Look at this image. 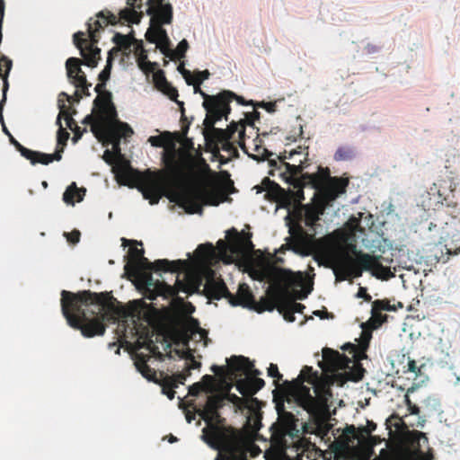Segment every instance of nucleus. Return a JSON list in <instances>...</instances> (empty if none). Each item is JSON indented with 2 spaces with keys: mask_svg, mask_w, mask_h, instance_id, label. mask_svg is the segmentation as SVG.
<instances>
[{
  "mask_svg": "<svg viewBox=\"0 0 460 460\" xmlns=\"http://www.w3.org/2000/svg\"><path fill=\"white\" fill-rule=\"evenodd\" d=\"M204 98L203 107L207 111L208 121L210 126L216 124L223 118L227 120V115L231 111L230 102L236 100L239 104L251 105L250 102H245L243 97L236 95L231 91L225 90L217 95H208L206 93H201Z\"/></svg>",
  "mask_w": 460,
  "mask_h": 460,
  "instance_id": "obj_11",
  "label": "nucleus"
},
{
  "mask_svg": "<svg viewBox=\"0 0 460 460\" xmlns=\"http://www.w3.org/2000/svg\"><path fill=\"white\" fill-rule=\"evenodd\" d=\"M82 58H84V61L78 58H69L66 62L67 77L76 88H79L82 84H85L86 75L82 70L81 65L86 64L84 58L83 56Z\"/></svg>",
  "mask_w": 460,
  "mask_h": 460,
  "instance_id": "obj_21",
  "label": "nucleus"
},
{
  "mask_svg": "<svg viewBox=\"0 0 460 460\" xmlns=\"http://www.w3.org/2000/svg\"><path fill=\"white\" fill-rule=\"evenodd\" d=\"M223 132L226 133V137L234 138V134L238 131V146L243 149L244 153H247L245 146V124L241 120L240 122L232 121L226 129H222Z\"/></svg>",
  "mask_w": 460,
  "mask_h": 460,
  "instance_id": "obj_31",
  "label": "nucleus"
},
{
  "mask_svg": "<svg viewBox=\"0 0 460 460\" xmlns=\"http://www.w3.org/2000/svg\"><path fill=\"white\" fill-rule=\"evenodd\" d=\"M150 358L151 357L149 355L137 353L135 356L134 364L137 371H139L145 378H146L148 381H152L157 384L160 379L157 378L156 371L151 368L147 364Z\"/></svg>",
  "mask_w": 460,
  "mask_h": 460,
  "instance_id": "obj_27",
  "label": "nucleus"
},
{
  "mask_svg": "<svg viewBox=\"0 0 460 460\" xmlns=\"http://www.w3.org/2000/svg\"><path fill=\"white\" fill-rule=\"evenodd\" d=\"M97 19L87 22V31L89 40L84 38V32L77 31L73 36V42L80 50L81 56L84 58L85 64L89 67H95L101 58V49L97 47L100 40L99 32L107 25H117L118 23H139L142 18V13H138L132 8H124L115 15L109 10H103L97 13Z\"/></svg>",
  "mask_w": 460,
  "mask_h": 460,
  "instance_id": "obj_3",
  "label": "nucleus"
},
{
  "mask_svg": "<svg viewBox=\"0 0 460 460\" xmlns=\"http://www.w3.org/2000/svg\"><path fill=\"white\" fill-rule=\"evenodd\" d=\"M299 384L295 385L292 382L285 381L287 392L294 398L296 402L305 410L308 413L315 415L322 409L323 402L310 394V388L304 385V382H307L314 385V392L319 394L320 387L319 375L317 371H314L312 367L305 366L299 375Z\"/></svg>",
  "mask_w": 460,
  "mask_h": 460,
  "instance_id": "obj_8",
  "label": "nucleus"
},
{
  "mask_svg": "<svg viewBox=\"0 0 460 460\" xmlns=\"http://www.w3.org/2000/svg\"><path fill=\"white\" fill-rule=\"evenodd\" d=\"M134 41H136V39L134 37L133 30H131V31L127 35L116 32L112 37V42L115 43L116 47L110 51H111L112 54L113 52H118L119 50H128Z\"/></svg>",
  "mask_w": 460,
  "mask_h": 460,
  "instance_id": "obj_33",
  "label": "nucleus"
},
{
  "mask_svg": "<svg viewBox=\"0 0 460 460\" xmlns=\"http://www.w3.org/2000/svg\"><path fill=\"white\" fill-rule=\"evenodd\" d=\"M189 49V43L186 40H182L179 42L175 50L171 53V59H181L185 57V53Z\"/></svg>",
  "mask_w": 460,
  "mask_h": 460,
  "instance_id": "obj_47",
  "label": "nucleus"
},
{
  "mask_svg": "<svg viewBox=\"0 0 460 460\" xmlns=\"http://www.w3.org/2000/svg\"><path fill=\"white\" fill-rule=\"evenodd\" d=\"M264 385V380L260 377L241 378L235 384L238 392L243 396H250V402L255 404L259 402V400L253 397V395L262 389Z\"/></svg>",
  "mask_w": 460,
  "mask_h": 460,
  "instance_id": "obj_18",
  "label": "nucleus"
},
{
  "mask_svg": "<svg viewBox=\"0 0 460 460\" xmlns=\"http://www.w3.org/2000/svg\"><path fill=\"white\" fill-rule=\"evenodd\" d=\"M252 234L243 235L235 228L227 232L228 243L223 240L217 242V248L221 255L226 256L228 252L231 253H241L243 251H252L254 248L251 241Z\"/></svg>",
  "mask_w": 460,
  "mask_h": 460,
  "instance_id": "obj_13",
  "label": "nucleus"
},
{
  "mask_svg": "<svg viewBox=\"0 0 460 460\" xmlns=\"http://www.w3.org/2000/svg\"><path fill=\"white\" fill-rule=\"evenodd\" d=\"M69 136V133L62 127V125H60L57 135V148H64V146L66 145Z\"/></svg>",
  "mask_w": 460,
  "mask_h": 460,
  "instance_id": "obj_54",
  "label": "nucleus"
},
{
  "mask_svg": "<svg viewBox=\"0 0 460 460\" xmlns=\"http://www.w3.org/2000/svg\"><path fill=\"white\" fill-rule=\"evenodd\" d=\"M278 420L282 432L286 433L296 428L297 420L293 413L287 411L280 413Z\"/></svg>",
  "mask_w": 460,
  "mask_h": 460,
  "instance_id": "obj_38",
  "label": "nucleus"
},
{
  "mask_svg": "<svg viewBox=\"0 0 460 460\" xmlns=\"http://www.w3.org/2000/svg\"><path fill=\"white\" fill-rule=\"evenodd\" d=\"M209 75H210V73L207 69L203 70V71L195 72L194 78H192V84L194 85L195 93H199L200 94H201V93H204L200 89V84H202V82L204 80L208 79Z\"/></svg>",
  "mask_w": 460,
  "mask_h": 460,
  "instance_id": "obj_45",
  "label": "nucleus"
},
{
  "mask_svg": "<svg viewBox=\"0 0 460 460\" xmlns=\"http://www.w3.org/2000/svg\"><path fill=\"white\" fill-rule=\"evenodd\" d=\"M154 83L158 90L162 89L164 85L167 84L168 81L163 70H157L154 73Z\"/></svg>",
  "mask_w": 460,
  "mask_h": 460,
  "instance_id": "obj_56",
  "label": "nucleus"
},
{
  "mask_svg": "<svg viewBox=\"0 0 460 460\" xmlns=\"http://www.w3.org/2000/svg\"><path fill=\"white\" fill-rule=\"evenodd\" d=\"M93 112H94L95 115L89 114L82 121L84 124H90L92 131H93V126L97 121H99L100 116H101V110L99 109V107L95 106V102H93Z\"/></svg>",
  "mask_w": 460,
  "mask_h": 460,
  "instance_id": "obj_53",
  "label": "nucleus"
},
{
  "mask_svg": "<svg viewBox=\"0 0 460 460\" xmlns=\"http://www.w3.org/2000/svg\"><path fill=\"white\" fill-rule=\"evenodd\" d=\"M256 189L258 193L266 191L269 195L271 196H275L279 192L282 191V189L278 183L274 182L273 181H270L267 177L262 180L261 185L256 186Z\"/></svg>",
  "mask_w": 460,
  "mask_h": 460,
  "instance_id": "obj_39",
  "label": "nucleus"
},
{
  "mask_svg": "<svg viewBox=\"0 0 460 460\" xmlns=\"http://www.w3.org/2000/svg\"><path fill=\"white\" fill-rule=\"evenodd\" d=\"M251 105L253 107H261L265 109L268 112L273 113L276 111L277 104L276 102H254L253 101H251Z\"/></svg>",
  "mask_w": 460,
  "mask_h": 460,
  "instance_id": "obj_60",
  "label": "nucleus"
},
{
  "mask_svg": "<svg viewBox=\"0 0 460 460\" xmlns=\"http://www.w3.org/2000/svg\"><path fill=\"white\" fill-rule=\"evenodd\" d=\"M344 349H349L353 358L360 359L362 358L360 354H364L366 347H358V345L348 343L345 345Z\"/></svg>",
  "mask_w": 460,
  "mask_h": 460,
  "instance_id": "obj_55",
  "label": "nucleus"
},
{
  "mask_svg": "<svg viewBox=\"0 0 460 460\" xmlns=\"http://www.w3.org/2000/svg\"><path fill=\"white\" fill-rule=\"evenodd\" d=\"M203 418L207 426L202 429V440L211 448H217L220 446L219 440L221 439H234L241 438L240 432L232 426L226 425V419L219 417L209 416Z\"/></svg>",
  "mask_w": 460,
  "mask_h": 460,
  "instance_id": "obj_12",
  "label": "nucleus"
},
{
  "mask_svg": "<svg viewBox=\"0 0 460 460\" xmlns=\"http://www.w3.org/2000/svg\"><path fill=\"white\" fill-rule=\"evenodd\" d=\"M146 13L151 16L150 22L152 24L163 26L164 24H171L173 18L172 5L167 1L159 4H146Z\"/></svg>",
  "mask_w": 460,
  "mask_h": 460,
  "instance_id": "obj_17",
  "label": "nucleus"
},
{
  "mask_svg": "<svg viewBox=\"0 0 460 460\" xmlns=\"http://www.w3.org/2000/svg\"><path fill=\"white\" fill-rule=\"evenodd\" d=\"M355 153L354 149L350 146H340L335 154H334V160L335 161H348L354 157Z\"/></svg>",
  "mask_w": 460,
  "mask_h": 460,
  "instance_id": "obj_43",
  "label": "nucleus"
},
{
  "mask_svg": "<svg viewBox=\"0 0 460 460\" xmlns=\"http://www.w3.org/2000/svg\"><path fill=\"white\" fill-rule=\"evenodd\" d=\"M387 320V315L383 314L380 311H373L371 309V318L369 320V323L371 326L376 329L381 326Z\"/></svg>",
  "mask_w": 460,
  "mask_h": 460,
  "instance_id": "obj_49",
  "label": "nucleus"
},
{
  "mask_svg": "<svg viewBox=\"0 0 460 460\" xmlns=\"http://www.w3.org/2000/svg\"><path fill=\"white\" fill-rule=\"evenodd\" d=\"M322 243V257L324 261L323 264L333 270L336 281L359 278L364 270H370L371 254L357 251L355 245H350V249L356 256L353 258L332 235L324 237Z\"/></svg>",
  "mask_w": 460,
  "mask_h": 460,
  "instance_id": "obj_4",
  "label": "nucleus"
},
{
  "mask_svg": "<svg viewBox=\"0 0 460 460\" xmlns=\"http://www.w3.org/2000/svg\"><path fill=\"white\" fill-rule=\"evenodd\" d=\"M233 299L229 300V303L232 305H242L243 307H252V304H254V296L249 288V286L245 283H242L239 285L236 295H233Z\"/></svg>",
  "mask_w": 460,
  "mask_h": 460,
  "instance_id": "obj_28",
  "label": "nucleus"
},
{
  "mask_svg": "<svg viewBox=\"0 0 460 460\" xmlns=\"http://www.w3.org/2000/svg\"><path fill=\"white\" fill-rule=\"evenodd\" d=\"M325 209H322L316 201L314 206L305 207L304 221L306 226L314 230V226L320 220V216L324 213Z\"/></svg>",
  "mask_w": 460,
  "mask_h": 460,
  "instance_id": "obj_32",
  "label": "nucleus"
},
{
  "mask_svg": "<svg viewBox=\"0 0 460 460\" xmlns=\"http://www.w3.org/2000/svg\"><path fill=\"white\" fill-rule=\"evenodd\" d=\"M450 192L452 194V197L449 196L444 197L442 201L446 202V205L448 208H452L454 210L450 213L454 218H457L460 220V206L457 205L456 201H454V190L451 189Z\"/></svg>",
  "mask_w": 460,
  "mask_h": 460,
  "instance_id": "obj_48",
  "label": "nucleus"
},
{
  "mask_svg": "<svg viewBox=\"0 0 460 460\" xmlns=\"http://www.w3.org/2000/svg\"><path fill=\"white\" fill-rule=\"evenodd\" d=\"M104 293L83 290L61 292V310L68 325L79 330L84 337L102 336L106 331L103 323Z\"/></svg>",
  "mask_w": 460,
  "mask_h": 460,
  "instance_id": "obj_2",
  "label": "nucleus"
},
{
  "mask_svg": "<svg viewBox=\"0 0 460 460\" xmlns=\"http://www.w3.org/2000/svg\"><path fill=\"white\" fill-rule=\"evenodd\" d=\"M112 59L113 58L111 56V51H110L107 58V64L98 75L99 81L107 82L110 79L112 66Z\"/></svg>",
  "mask_w": 460,
  "mask_h": 460,
  "instance_id": "obj_52",
  "label": "nucleus"
},
{
  "mask_svg": "<svg viewBox=\"0 0 460 460\" xmlns=\"http://www.w3.org/2000/svg\"><path fill=\"white\" fill-rule=\"evenodd\" d=\"M203 125L208 133L205 134L206 137H210L216 144L221 146V149L227 152L233 157H238V150L232 142L234 138L226 137V133L222 131V128H215V124H208V116L204 119Z\"/></svg>",
  "mask_w": 460,
  "mask_h": 460,
  "instance_id": "obj_16",
  "label": "nucleus"
},
{
  "mask_svg": "<svg viewBox=\"0 0 460 460\" xmlns=\"http://www.w3.org/2000/svg\"><path fill=\"white\" fill-rule=\"evenodd\" d=\"M219 443L220 446L217 448H213L218 451L215 460H231L234 448L238 447L241 438L221 439Z\"/></svg>",
  "mask_w": 460,
  "mask_h": 460,
  "instance_id": "obj_29",
  "label": "nucleus"
},
{
  "mask_svg": "<svg viewBox=\"0 0 460 460\" xmlns=\"http://www.w3.org/2000/svg\"><path fill=\"white\" fill-rule=\"evenodd\" d=\"M332 178L329 168L318 166L317 172H305L302 175V179L296 180V186H311L313 189H319V187L324 185Z\"/></svg>",
  "mask_w": 460,
  "mask_h": 460,
  "instance_id": "obj_19",
  "label": "nucleus"
},
{
  "mask_svg": "<svg viewBox=\"0 0 460 460\" xmlns=\"http://www.w3.org/2000/svg\"><path fill=\"white\" fill-rule=\"evenodd\" d=\"M73 100H74V97L67 94L65 92H61L59 93L58 99V106L59 109V114L57 119V124L58 126L62 125L61 118H64L66 122V126L70 129H73V128L75 127V125H77L72 117L73 114L76 113V111L75 109H73L72 107L67 106L66 104V101L68 102H72Z\"/></svg>",
  "mask_w": 460,
  "mask_h": 460,
  "instance_id": "obj_20",
  "label": "nucleus"
},
{
  "mask_svg": "<svg viewBox=\"0 0 460 460\" xmlns=\"http://www.w3.org/2000/svg\"><path fill=\"white\" fill-rule=\"evenodd\" d=\"M348 182V180L333 177L319 189H315L318 191L316 202L322 206V209L332 206L333 201L346 191Z\"/></svg>",
  "mask_w": 460,
  "mask_h": 460,
  "instance_id": "obj_14",
  "label": "nucleus"
},
{
  "mask_svg": "<svg viewBox=\"0 0 460 460\" xmlns=\"http://www.w3.org/2000/svg\"><path fill=\"white\" fill-rule=\"evenodd\" d=\"M161 378L157 383L162 387V393L165 394L170 400H172L175 396L174 388H177V384L172 376L165 375L163 372L160 373Z\"/></svg>",
  "mask_w": 460,
  "mask_h": 460,
  "instance_id": "obj_35",
  "label": "nucleus"
},
{
  "mask_svg": "<svg viewBox=\"0 0 460 460\" xmlns=\"http://www.w3.org/2000/svg\"><path fill=\"white\" fill-rule=\"evenodd\" d=\"M182 268L176 272L174 286H171L164 281L155 280L152 276L153 270H142L137 273L131 274L134 277L140 279L144 285L143 294L146 298L149 300H155L157 296H162L164 299H170L176 297L177 300L182 302V299L178 297L177 295L180 292L191 295L195 293L199 288V279L190 273H183V279H180L179 272Z\"/></svg>",
  "mask_w": 460,
  "mask_h": 460,
  "instance_id": "obj_7",
  "label": "nucleus"
},
{
  "mask_svg": "<svg viewBox=\"0 0 460 460\" xmlns=\"http://www.w3.org/2000/svg\"><path fill=\"white\" fill-rule=\"evenodd\" d=\"M174 135L169 131H165L162 133L159 136H153L150 137L148 139V142L155 147H164L167 145L168 141L173 137Z\"/></svg>",
  "mask_w": 460,
  "mask_h": 460,
  "instance_id": "obj_42",
  "label": "nucleus"
},
{
  "mask_svg": "<svg viewBox=\"0 0 460 460\" xmlns=\"http://www.w3.org/2000/svg\"><path fill=\"white\" fill-rule=\"evenodd\" d=\"M226 397L222 394H211L208 397L207 402L202 409H198V415L203 418L209 416L219 417V411L225 406Z\"/></svg>",
  "mask_w": 460,
  "mask_h": 460,
  "instance_id": "obj_24",
  "label": "nucleus"
},
{
  "mask_svg": "<svg viewBox=\"0 0 460 460\" xmlns=\"http://www.w3.org/2000/svg\"><path fill=\"white\" fill-rule=\"evenodd\" d=\"M95 106L101 110L99 121L93 126V133L100 140L106 141L112 145L114 155L121 156L120 139L133 134L130 126L118 119L116 108L111 101L110 93L98 97Z\"/></svg>",
  "mask_w": 460,
  "mask_h": 460,
  "instance_id": "obj_5",
  "label": "nucleus"
},
{
  "mask_svg": "<svg viewBox=\"0 0 460 460\" xmlns=\"http://www.w3.org/2000/svg\"><path fill=\"white\" fill-rule=\"evenodd\" d=\"M162 162L167 173L174 181H183L192 170L193 158L190 154L176 148L174 136L164 146Z\"/></svg>",
  "mask_w": 460,
  "mask_h": 460,
  "instance_id": "obj_10",
  "label": "nucleus"
},
{
  "mask_svg": "<svg viewBox=\"0 0 460 460\" xmlns=\"http://www.w3.org/2000/svg\"><path fill=\"white\" fill-rule=\"evenodd\" d=\"M37 152L38 151H33L23 146L20 153L24 158L30 160L32 164H36Z\"/></svg>",
  "mask_w": 460,
  "mask_h": 460,
  "instance_id": "obj_61",
  "label": "nucleus"
},
{
  "mask_svg": "<svg viewBox=\"0 0 460 460\" xmlns=\"http://www.w3.org/2000/svg\"><path fill=\"white\" fill-rule=\"evenodd\" d=\"M381 256L372 255L370 272L374 277L383 280H388L394 277L389 267L384 266L381 262Z\"/></svg>",
  "mask_w": 460,
  "mask_h": 460,
  "instance_id": "obj_30",
  "label": "nucleus"
},
{
  "mask_svg": "<svg viewBox=\"0 0 460 460\" xmlns=\"http://www.w3.org/2000/svg\"><path fill=\"white\" fill-rule=\"evenodd\" d=\"M159 91L168 96L172 101H174L180 106L181 113H184V102L177 100L179 94L178 90L174 86L168 82L167 84L164 85Z\"/></svg>",
  "mask_w": 460,
  "mask_h": 460,
  "instance_id": "obj_41",
  "label": "nucleus"
},
{
  "mask_svg": "<svg viewBox=\"0 0 460 460\" xmlns=\"http://www.w3.org/2000/svg\"><path fill=\"white\" fill-rule=\"evenodd\" d=\"M307 158L305 161H300L299 164H291L289 163H284V167L286 171L283 172V176L286 179V181L289 184L293 185L294 188L297 189V195L303 197V188L305 186H296V180L302 179V175L304 169L306 165Z\"/></svg>",
  "mask_w": 460,
  "mask_h": 460,
  "instance_id": "obj_22",
  "label": "nucleus"
},
{
  "mask_svg": "<svg viewBox=\"0 0 460 460\" xmlns=\"http://www.w3.org/2000/svg\"><path fill=\"white\" fill-rule=\"evenodd\" d=\"M260 119V112L253 111L245 114V119L243 121L245 125L253 127L254 122Z\"/></svg>",
  "mask_w": 460,
  "mask_h": 460,
  "instance_id": "obj_63",
  "label": "nucleus"
},
{
  "mask_svg": "<svg viewBox=\"0 0 460 460\" xmlns=\"http://www.w3.org/2000/svg\"><path fill=\"white\" fill-rule=\"evenodd\" d=\"M227 362L233 373L244 372L249 375L248 377H258L261 375V371L253 367V363L243 356H232Z\"/></svg>",
  "mask_w": 460,
  "mask_h": 460,
  "instance_id": "obj_25",
  "label": "nucleus"
},
{
  "mask_svg": "<svg viewBox=\"0 0 460 460\" xmlns=\"http://www.w3.org/2000/svg\"><path fill=\"white\" fill-rule=\"evenodd\" d=\"M85 194V189H78L75 182H73L63 194V200L67 204H74L76 199L77 202L83 200Z\"/></svg>",
  "mask_w": 460,
  "mask_h": 460,
  "instance_id": "obj_36",
  "label": "nucleus"
},
{
  "mask_svg": "<svg viewBox=\"0 0 460 460\" xmlns=\"http://www.w3.org/2000/svg\"><path fill=\"white\" fill-rule=\"evenodd\" d=\"M146 39L150 43L157 44L160 40L168 42V36L166 31L158 25L152 24L146 32Z\"/></svg>",
  "mask_w": 460,
  "mask_h": 460,
  "instance_id": "obj_34",
  "label": "nucleus"
},
{
  "mask_svg": "<svg viewBox=\"0 0 460 460\" xmlns=\"http://www.w3.org/2000/svg\"><path fill=\"white\" fill-rule=\"evenodd\" d=\"M122 314V308L119 302L109 293H104L103 297V322L116 321Z\"/></svg>",
  "mask_w": 460,
  "mask_h": 460,
  "instance_id": "obj_26",
  "label": "nucleus"
},
{
  "mask_svg": "<svg viewBox=\"0 0 460 460\" xmlns=\"http://www.w3.org/2000/svg\"><path fill=\"white\" fill-rule=\"evenodd\" d=\"M12 68V60L7 57L2 56L0 58V78L4 82V88H7V75Z\"/></svg>",
  "mask_w": 460,
  "mask_h": 460,
  "instance_id": "obj_44",
  "label": "nucleus"
},
{
  "mask_svg": "<svg viewBox=\"0 0 460 460\" xmlns=\"http://www.w3.org/2000/svg\"><path fill=\"white\" fill-rule=\"evenodd\" d=\"M144 249L137 247H130L128 254L125 256L127 261L124 270L128 274L137 273L142 270L164 271V272H178L186 264L184 261H169L167 259L156 260L154 262L149 261L144 256Z\"/></svg>",
  "mask_w": 460,
  "mask_h": 460,
  "instance_id": "obj_9",
  "label": "nucleus"
},
{
  "mask_svg": "<svg viewBox=\"0 0 460 460\" xmlns=\"http://www.w3.org/2000/svg\"><path fill=\"white\" fill-rule=\"evenodd\" d=\"M139 68L146 74L153 73L156 66L157 63L146 61V62H138Z\"/></svg>",
  "mask_w": 460,
  "mask_h": 460,
  "instance_id": "obj_62",
  "label": "nucleus"
},
{
  "mask_svg": "<svg viewBox=\"0 0 460 460\" xmlns=\"http://www.w3.org/2000/svg\"><path fill=\"white\" fill-rule=\"evenodd\" d=\"M231 460H247L246 453L242 449L240 443L238 444V447L234 448Z\"/></svg>",
  "mask_w": 460,
  "mask_h": 460,
  "instance_id": "obj_64",
  "label": "nucleus"
},
{
  "mask_svg": "<svg viewBox=\"0 0 460 460\" xmlns=\"http://www.w3.org/2000/svg\"><path fill=\"white\" fill-rule=\"evenodd\" d=\"M253 151V154H249L248 152L246 154L256 161H264L274 155L272 152L261 146V140L259 139V137L254 139Z\"/></svg>",
  "mask_w": 460,
  "mask_h": 460,
  "instance_id": "obj_37",
  "label": "nucleus"
},
{
  "mask_svg": "<svg viewBox=\"0 0 460 460\" xmlns=\"http://www.w3.org/2000/svg\"><path fill=\"white\" fill-rule=\"evenodd\" d=\"M118 181L133 187L137 184L143 197L151 205L157 204L163 196L182 207L189 214H202L203 206H218L226 199L229 189H234V181L226 171L222 172L227 178L225 190L208 189L206 187H182L183 181H174L166 170L139 172L125 162L116 168Z\"/></svg>",
  "mask_w": 460,
  "mask_h": 460,
  "instance_id": "obj_1",
  "label": "nucleus"
},
{
  "mask_svg": "<svg viewBox=\"0 0 460 460\" xmlns=\"http://www.w3.org/2000/svg\"><path fill=\"white\" fill-rule=\"evenodd\" d=\"M204 289L208 297L219 300L222 297L227 298L228 301L233 299V294L228 290L223 279H214L213 278L207 280Z\"/></svg>",
  "mask_w": 460,
  "mask_h": 460,
  "instance_id": "obj_23",
  "label": "nucleus"
},
{
  "mask_svg": "<svg viewBox=\"0 0 460 460\" xmlns=\"http://www.w3.org/2000/svg\"><path fill=\"white\" fill-rule=\"evenodd\" d=\"M226 397V400L231 402L234 406H236L239 409H242L243 407H249L248 402L249 400H244L239 396H237L234 394L226 393L225 394H222Z\"/></svg>",
  "mask_w": 460,
  "mask_h": 460,
  "instance_id": "obj_51",
  "label": "nucleus"
},
{
  "mask_svg": "<svg viewBox=\"0 0 460 460\" xmlns=\"http://www.w3.org/2000/svg\"><path fill=\"white\" fill-rule=\"evenodd\" d=\"M200 383L205 385V393L212 394L215 391L216 379L213 376L205 375Z\"/></svg>",
  "mask_w": 460,
  "mask_h": 460,
  "instance_id": "obj_57",
  "label": "nucleus"
},
{
  "mask_svg": "<svg viewBox=\"0 0 460 460\" xmlns=\"http://www.w3.org/2000/svg\"><path fill=\"white\" fill-rule=\"evenodd\" d=\"M63 147L57 148L53 155L37 152V163L49 164L53 161H60L62 158Z\"/></svg>",
  "mask_w": 460,
  "mask_h": 460,
  "instance_id": "obj_40",
  "label": "nucleus"
},
{
  "mask_svg": "<svg viewBox=\"0 0 460 460\" xmlns=\"http://www.w3.org/2000/svg\"><path fill=\"white\" fill-rule=\"evenodd\" d=\"M373 311H395L394 305H391L387 299H376L372 302Z\"/></svg>",
  "mask_w": 460,
  "mask_h": 460,
  "instance_id": "obj_46",
  "label": "nucleus"
},
{
  "mask_svg": "<svg viewBox=\"0 0 460 460\" xmlns=\"http://www.w3.org/2000/svg\"><path fill=\"white\" fill-rule=\"evenodd\" d=\"M263 279L272 282L273 287L267 291L269 297H261L259 302L254 300L251 308L258 313L273 311L276 304L280 303L288 294L290 288H302L305 282L302 272L295 273L290 270L277 268L271 264L264 269Z\"/></svg>",
  "mask_w": 460,
  "mask_h": 460,
  "instance_id": "obj_6",
  "label": "nucleus"
},
{
  "mask_svg": "<svg viewBox=\"0 0 460 460\" xmlns=\"http://www.w3.org/2000/svg\"><path fill=\"white\" fill-rule=\"evenodd\" d=\"M197 252L204 259L209 260L215 253V249L212 243L199 244L197 248Z\"/></svg>",
  "mask_w": 460,
  "mask_h": 460,
  "instance_id": "obj_50",
  "label": "nucleus"
},
{
  "mask_svg": "<svg viewBox=\"0 0 460 460\" xmlns=\"http://www.w3.org/2000/svg\"><path fill=\"white\" fill-rule=\"evenodd\" d=\"M351 360L345 355L339 353L329 348L323 349V361L319 363L324 372L335 374L339 370H344L349 367Z\"/></svg>",
  "mask_w": 460,
  "mask_h": 460,
  "instance_id": "obj_15",
  "label": "nucleus"
},
{
  "mask_svg": "<svg viewBox=\"0 0 460 460\" xmlns=\"http://www.w3.org/2000/svg\"><path fill=\"white\" fill-rule=\"evenodd\" d=\"M268 375L271 377H274V385L279 386V381L282 379V375L279 371V367L276 364L270 363L268 367Z\"/></svg>",
  "mask_w": 460,
  "mask_h": 460,
  "instance_id": "obj_59",
  "label": "nucleus"
},
{
  "mask_svg": "<svg viewBox=\"0 0 460 460\" xmlns=\"http://www.w3.org/2000/svg\"><path fill=\"white\" fill-rule=\"evenodd\" d=\"M279 311L283 314L284 319L288 322L293 323L295 322V314L292 312V310L289 308V306L287 304H281L278 307Z\"/></svg>",
  "mask_w": 460,
  "mask_h": 460,
  "instance_id": "obj_58",
  "label": "nucleus"
}]
</instances>
